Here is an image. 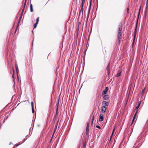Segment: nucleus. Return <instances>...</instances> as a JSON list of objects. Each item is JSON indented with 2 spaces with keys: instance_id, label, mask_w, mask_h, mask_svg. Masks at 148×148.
Returning <instances> with one entry per match:
<instances>
[{
  "instance_id": "obj_22",
  "label": "nucleus",
  "mask_w": 148,
  "mask_h": 148,
  "mask_svg": "<svg viewBox=\"0 0 148 148\" xmlns=\"http://www.w3.org/2000/svg\"><path fill=\"white\" fill-rule=\"evenodd\" d=\"M86 144L85 143L84 145V148H85L86 146Z\"/></svg>"
},
{
  "instance_id": "obj_23",
  "label": "nucleus",
  "mask_w": 148,
  "mask_h": 148,
  "mask_svg": "<svg viewBox=\"0 0 148 148\" xmlns=\"http://www.w3.org/2000/svg\"><path fill=\"white\" fill-rule=\"evenodd\" d=\"M31 104H32V106H33V102H32Z\"/></svg>"
},
{
  "instance_id": "obj_14",
  "label": "nucleus",
  "mask_w": 148,
  "mask_h": 148,
  "mask_svg": "<svg viewBox=\"0 0 148 148\" xmlns=\"http://www.w3.org/2000/svg\"><path fill=\"white\" fill-rule=\"evenodd\" d=\"M115 128H114L113 130V131H112V135H111V136L110 137V140H111V138L112 137V136L114 132L115 131Z\"/></svg>"
},
{
  "instance_id": "obj_7",
  "label": "nucleus",
  "mask_w": 148,
  "mask_h": 148,
  "mask_svg": "<svg viewBox=\"0 0 148 148\" xmlns=\"http://www.w3.org/2000/svg\"><path fill=\"white\" fill-rule=\"evenodd\" d=\"M103 98L105 100H107L108 99L109 97H108V95H105L103 97Z\"/></svg>"
},
{
  "instance_id": "obj_17",
  "label": "nucleus",
  "mask_w": 148,
  "mask_h": 148,
  "mask_svg": "<svg viewBox=\"0 0 148 148\" xmlns=\"http://www.w3.org/2000/svg\"><path fill=\"white\" fill-rule=\"evenodd\" d=\"M121 75V73H118L116 75V77H118L119 76Z\"/></svg>"
},
{
  "instance_id": "obj_12",
  "label": "nucleus",
  "mask_w": 148,
  "mask_h": 148,
  "mask_svg": "<svg viewBox=\"0 0 148 148\" xmlns=\"http://www.w3.org/2000/svg\"><path fill=\"white\" fill-rule=\"evenodd\" d=\"M85 2V0H82V9L83 5L84 4Z\"/></svg>"
},
{
  "instance_id": "obj_26",
  "label": "nucleus",
  "mask_w": 148,
  "mask_h": 148,
  "mask_svg": "<svg viewBox=\"0 0 148 148\" xmlns=\"http://www.w3.org/2000/svg\"><path fill=\"white\" fill-rule=\"evenodd\" d=\"M134 120H133H133H132V124H131V125H132V124L133 123V121H134Z\"/></svg>"
},
{
  "instance_id": "obj_19",
  "label": "nucleus",
  "mask_w": 148,
  "mask_h": 148,
  "mask_svg": "<svg viewBox=\"0 0 148 148\" xmlns=\"http://www.w3.org/2000/svg\"><path fill=\"white\" fill-rule=\"evenodd\" d=\"M39 20V17H38L37 18L36 23H38Z\"/></svg>"
},
{
  "instance_id": "obj_16",
  "label": "nucleus",
  "mask_w": 148,
  "mask_h": 148,
  "mask_svg": "<svg viewBox=\"0 0 148 148\" xmlns=\"http://www.w3.org/2000/svg\"><path fill=\"white\" fill-rule=\"evenodd\" d=\"M37 24H38V23H36L35 24H34V28H36Z\"/></svg>"
},
{
  "instance_id": "obj_21",
  "label": "nucleus",
  "mask_w": 148,
  "mask_h": 148,
  "mask_svg": "<svg viewBox=\"0 0 148 148\" xmlns=\"http://www.w3.org/2000/svg\"><path fill=\"white\" fill-rule=\"evenodd\" d=\"M96 127L98 128H99V129H100V127L98 126V125H96Z\"/></svg>"
},
{
  "instance_id": "obj_25",
  "label": "nucleus",
  "mask_w": 148,
  "mask_h": 148,
  "mask_svg": "<svg viewBox=\"0 0 148 148\" xmlns=\"http://www.w3.org/2000/svg\"><path fill=\"white\" fill-rule=\"evenodd\" d=\"M94 116H93L92 118V121H93V120H94Z\"/></svg>"
},
{
  "instance_id": "obj_13",
  "label": "nucleus",
  "mask_w": 148,
  "mask_h": 148,
  "mask_svg": "<svg viewBox=\"0 0 148 148\" xmlns=\"http://www.w3.org/2000/svg\"><path fill=\"white\" fill-rule=\"evenodd\" d=\"M30 11H31V12H32L33 10V8H32V5L31 4H30Z\"/></svg>"
},
{
  "instance_id": "obj_8",
  "label": "nucleus",
  "mask_w": 148,
  "mask_h": 148,
  "mask_svg": "<svg viewBox=\"0 0 148 148\" xmlns=\"http://www.w3.org/2000/svg\"><path fill=\"white\" fill-rule=\"evenodd\" d=\"M121 33H118V40L119 41H120L121 39Z\"/></svg>"
},
{
  "instance_id": "obj_5",
  "label": "nucleus",
  "mask_w": 148,
  "mask_h": 148,
  "mask_svg": "<svg viewBox=\"0 0 148 148\" xmlns=\"http://www.w3.org/2000/svg\"><path fill=\"white\" fill-rule=\"evenodd\" d=\"M108 90V87H106L105 89L103 90V94H105L106 93L107 91Z\"/></svg>"
},
{
  "instance_id": "obj_10",
  "label": "nucleus",
  "mask_w": 148,
  "mask_h": 148,
  "mask_svg": "<svg viewBox=\"0 0 148 148\" xmlns=\"http://www.w3.org/2000/svg\"><path fill=\"white\" fill-rule=\"evenodd\" d=\"M59 99H58V100L57 101V104H56L57 108V109H56V111H57L58 110V106L59 105Z\"/></svg>"
},
{
  "instance_id": "obj_18",
  "label": "nucleus",
  "mask_w": 148,
  "mask_h": 148,
  "mask_svg": "<svg viewBox=\"0 0 148 148\" xmlns=\"http://www.w3.org/2000/svg\"><path fill=\"white\" fill-rule=\"evenodd\" d=\"M16 72L17 73L18 72V68L17 66V65H16Z\"/></svg>"
},
{
  "instance_id": "obj_1",
  "label": "nucleus",
  "mask_w": 148,
  "mask_h": 148,
  "mask_svg": "<svg viewBox=\"0 0 148 148\" xmlns=\"http://www.w3.org/2000/svg\"><path fill=\"white\" fill-rule=\"evenodd\" d=\"M103 114H101L99 116V121H102L103 120Z\"/></svg>"
},
{
  "instance_id": "obj_9",
  "label": "nucleus",
  "mask_w": 148,
  "mask_h": 148,
  "mask_svg": "<svg viewBox=\"0 0 148 148\" xmlns=\"http://www.w3.org/2000/svg\"><path fill=\"white\" fill-rule=\"evenodd\" d=\"M88 127H89V123H87V126L86 128V132H88L89 131V129H88Z\"/></svg>"
},
{
  "instance_id": "obj_28",
  "label": "nucleus",
  "mask_w": 148,
  "mask_h": 148,
  "mask_svg": "<svg viewBox=\"0 0 148 148\" xmlns=\"http://www.w3.org/2000/svg\"><path fill=\"white\" fill-rule=\"evenodd\" d=\"M93 121H92V122H91V125H92V124H93Z\"/></svg>"
},
{
  "instance_id": "obj_24",
  "label": "nucleus",
  "mask_w": 148,
  "mask_h": 148,
  "mask_svg": "<svg viewBox=\"0 0 148 148\" xmlns=\"http://www.w3.org/2000/svg\"><path fill=\"white\" fill-rule=\"evenodd\" d=\"M136 35V32H135V35H134V39L135 38V37Z\"/></svg>"
},
{
  "instance_id": "obj_27",
  "label": "nucleus",
  "mask_w": 148,
  "mask_h": 148,
  "mask_svg": "<svg viewBox=\"0 0 148 148\" xmlns=\"http://www.w3.org/2000/svg\"><path fill=\"white\" fill-rule=\"evenodd\" d=\"M129 10V8H127V13H128V12Z\"/></svg>"
},
{
  "instance_id": "obj_15",
  "label": "nucleus",
  "mask_w": 148,
  "mask_h": 148,
  "mask_svg": "<svg viewBox=\"0 0 148 148\" xmlns=\"http://www.w3.org/2000/svg\"><path fill=\"white\" fill-rule=\"evenodd\" d=\"M138 112V110H137L136 111V113L134 116V117H133V120H134L135 118V116H136V115L137 114V113Z\"/></svg>"
},
{
  "instance_id": "obj_11",
  "label": "nucleus",
  "mask_w": 148,
  "mask_h": 148,
  "mask_svg": "<svg viewBox=\"0 0 148 148\" xmlns=\"http://www.w3.org/2000/svg\"><path fill=\"white\" fill-rule=\"evenodd\" d=\"M140 102L139 103H138L137 106L136 107V109H135L136 111V110H138V109L139 108V106H140Z\"/></svg>"
},
{
  "instance_id": "obj_2",
  "label": "nucleus",
  "mask_w": 148,
  "mask_h": 148,
  "mask_svg": "<svg viewBox=\"0 0 148 148\" xmlns=\"http://www.w3.org/2000/svg\"><path fill=\"white\" fill-rule=\"evenodd\" d=\"M108 102L106 101H103L102 103V105L103 106V107H105L106 106H108Z\"/></svg>"
},
{
  "instance_id": "obj_3",
  "label": "nucleus",
  "mask_w": 148,
  "mask_h": 148,
  "mask_svg": "<svg viewBox=\"0 0 148 148\" xmlns=\"http://www.w3.org/2000/svg\"><path fill=\"white\" fill-rule=\"evenodd\" d=\"M110 64H109L108 65L107 68V73L108 74H109L110 73Z\"/></svg>"
},
{
  "instance_id": "obj_20",
  "label": "nucleus",
  "mask_w": 148,
  "mask_h": 148,
  "mask_svg": "<svg viewBox=\"0 0 148 148\" xmlns=\"http://www.w3.org/2000/svg\"><path fill=\"white\" fill-rule=\"evenodd\" d=\"M32 111L33 113H34V106H32Z\"/></svg>"
},
{
  "instance_id": "obj_6",
  "label": "nucleus",
  "mask_w": 148,
  "mask_h": 148,
  "mask_svg": "<svg viewBox=\"0 0 148 148\" xmlns=\"http://www.w3.org/2000/svg\"><path fill=\"white\" fill-rule=\"evenodd\" d=\"M106 107L102 106L101 108V111L102 112H105L106 111Z\"/></svg>"
},
{
  "instance_id": "obj_4",
  "label": "nucleus",
  "mask_w": 148,
  "mask_h": 148,
  "mask_svg": "<svg viewBox=\"0 0 148 148\" xmlns=\"http://www.w3.org/2000/svg\"><path fill=\"white\" fill-rule=\"evenodd\" d=\"M122 30V26L121 25H120L119 26L118 33H121V31Z\"/></svg>"
}]
</instances>
